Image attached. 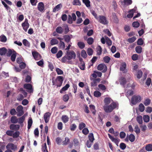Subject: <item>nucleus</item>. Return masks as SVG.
<instances>
[{
	"mask_svg": "<svg viewBox=\"0 0 152 152\" xmlns=\"http://www.w3.org/2000/svg\"><path fill=\"white\" fill-rule=\"evenodd\" d=\"M97 20L100 23L104 25H106L108 23V22L106 17L103 15H99Z\"/></svg>",
	"mask_w": 152,
	"mask_h": 152,
	"instance_id": "3",
	"label": "nucleus"
},
{
	"mask_svg": "<svg viewBox=\"0 0 152 152\" xmlns=\"http://www.w3.org/2000/svg\"><path fill=\"white\" fill-rule=\"evenodd\" d=\"M66 54L68 56V58L71 60L72 59H75V58L76 54L73 51H67Z\"/></svg>",
	"mask_w": 152,
	"mask_h": 152,
	"instance_id": "8",
	"label": "nucleus"
},
{
	"mask_svg": "<svg viewBox=\"0 0 152 152\" xmlns=\"http://www.w3.org/2000/svg\"><path fill=\"white\" fill-rule=\"evenodd\" d=\"M132 0H124V2L125 4L129 5L131 4L132 3Z\"/></svg>",
	"mask_w": 152,
	"mask_h": 152,
	"instance_id": "59",
	"label": "nucleus"
},
{
	"mask_svg": "<svg viewBox=\"0 0 152 152\" xmlns=\"http://www.w3.org/2000/svg\"><path fill=\"white\" fill-rule=\"evenodd\" d=\"M16 53H13L11 56V59L12 61H15L16 56Z\"/></svg>",
	"mask_w": 152,
	"mask_h": 152,
	"instance_id": "62",
	"label": "nucleus"
},
{
	"mask_svg": "<svg viewBox=\"0 0 152 152\" xmlns=\"http://www.w3.org/2000/svg\"><path fill=\"white\" fill-rule=\"evenodd\" d=\"M77 128V126L75 124H72L70 126V129L71 131H75Z\"/></svg>",
	"mask_w": 152,
	"mask_h": 152,
	"instance_id": "64",
	"label": "nucleus"
},
{
	"mask_svg": "<svg viewBox=\"0 0 152 152\" xmlns=\"http://www.w3.org/2000/svg\"><path fill=\"white\" fill-rule=\"evenodd\" d=\"M98 70L102 71L103 73L105 72L107 70V68L106 66L104 64H100L98 65L97 67Z\"/></svg>",
	"mask_w": 152,
	"mask_h": 152,
	"instance_id": "5",
	"label": "nucleus"
},
{
	"mask_svg": "<svg viewBox=\"0 0 152 152\" xmlns=\"http://www.w3.org/2000/svg\"><path fill=\"white\" fill-rule=\"evenodd\" d=\"M100 80V79L99 78L95 79H92V81L91 83V86L94 87L97 85V83H99Z\"/></svg>",
	"mask_w": 152,
	"mask_h": 152,
	"instance_id": "14",
	"label": "nucleus"
},
{
	"mask_svg": "<svg viewBox=\"0 0 152 152\" xmlns=\"http://www.w3.org/2000/svg\"><path fill=\"white\" fill-rule=\"evenodd\" d=\"M134 131L137 134H139L140 133V129L138 125H136L134 127Z\"/></svg>",
	"mask_w": 152,
	"mask_h": 152,
	"instance_id": "56",
	"label": "nucleus"
},
{
	"mask_svg": "<svg viewBox=\"0 0 152 152\" xmlns=\"http://www.w3.org/2000/svg\"><path fill=\"white\" fill-rule=\"evenodd\" d=\"M70 86L69 84H67L66 85L63 87L62 89L60 90V92L62 94L63 93V91H65Z\"/></svg>",
	"mask_w": 152,
	"mask_h": 152,
	"instance_id": "30",
	"label": "nucleus"
},
{
	"mask_svg": "<svg viewBox=\"0 0 152 152\" xmlns=\"http://www.w3.org/2000/svg\"><path fill=\"white\" fill-rule=\"evenodd\" d=\"M22 42L23 44L25 46L28 47H30V43L26 39H23V40Z\"/></svg>",
	"mask_w": 152,
	"mask_h": 152,
	"instance_id": "27",
	"label": "nucleus"
},
{
	"mask_svg": "<svg viewBox=\"0 0 152 152\" xmlns=\"http://www.w3.org/2000/svg\"><path fill=\"white\" fill-rule=\"evenodd\" d=\"M111 101H113L111 98L110 97L105 98L104 100V105L109 104L111 103Z\"/></svg>",
	"mask_w": 152,
	"mask_h": 152,
	"instance_id": "18",
	"label": "nucleus"
},
{
	"mask_svg": "<svg viewBox=\"0 0 152 152\" xmlns=\"http://www.w3.org/2000/svg\"><path fill=\"white\" fill-rule=\"evenodd\" d=\"M117 106V104L116 103L113 102L110 105H104L103 108L105 112L110 113L116 108Z\"/></svg>",
	"mask_w": 152,
	"mask_h": 152,
	"instance_id": "1",
	"label": "nucleus"
},
{
	"mask_svg": "<svg viewBox=\"0 0 152 152\" xmlns=\"http://www.w3.org/2000/svg\"><path fill=\"white\" fill-rule=\"evenodd\" d=\"M42 150L43 152H48L47 150L46 144L44 143L42 145Z\"/></svg>",
	"mask_w": 152,
	"mask_h": 152,
	"instance_id": "43",
	"label": "nucleus"
},
{
	"mask_svg": "<svg viewBox=\"0 0 152 152\" xmlns=\"http://www.w3.org/2000/svg\"><path fill=\"white\" fill-rule=\"evenodd\" d=\"M25 119V116L23 115L18 118V122L20 124H22Z\"/></svg>",
	"mask_w": 152,
	"mask_h": 152,
	"instance_id": "35",
	"label": "nucleus"
},
{
	"mask_svg": "<svg viewBox=\"0 0 152 152\" xmlns=\"http://www.w3.org/2000/svg\"><path fill=\"white\" fill-rule=\"evenodd\" d=\"M129 138L130 142H133L135 140V137L133 134H131L129 136Z\"/></svg>",
	"mask_w": 152,
	"mask_h": 152,
	"instance_id": "42",
	"label": "nucleus"
},
{
	"mask_svg": "<svg viewBox=\"0 0 152 152\" xmlns=\"http://www.w3.org/2000/svg\"><path fill=\"white\" fill-rule=\"evenodd\" d=\"M7 38L4 35H1L0 37V41L2 42H5L7 41Z\"/></svg>",
	"mask_w": 152,
	"mask_h": 152,
	"instance_id": "54",
	"label": "nucleus"
},
{
	"mask_svg": "<svg viewBox=\"0 0 152 152\" xmlns=\"http://www.w3.org/2000/svg\"><path fill=\"white\" fill-rule=\"evenodd\" d=\"M151 102V100L150 99H147L143 103L145 106H147L148 105L150 104Z\"/></svg>",
	"mask_w": 152,
	"mask_h": 152,
	"instance_id": "57",
	"label": "nucleus"
},
{
	"mask_svg": "<svg viewBox=\"0 0 152 152\" xmlns=\"http://www.w3.org/2000/svg\"><path fill=\"white\" fill-rule=\"evenodd\" d=\"M126 67V64L125 63H123L121 65L120 70L123 72H126L125 71Z\"/></svg>",
	"mask_w": 152,
	"mask_h": 152,
	"instance_id": "21",
	"label": "nucleus"
},
{
	"mask_svg": "<svg viewBox=\"0 0 152 152\" xmlns=\"http://www.w3.org/2000/svg\"><path fill=\"white\" fill-rule=\"evenodd\" d=\"M20 127V126L19 125H16L14 124H11L10 126V129L12 131H17L18 130Z\"/></svg>",
	"mask_w": 152,
	"mask_h": 152,
	"instance_id": "12",
	"label": "nucleus"
},
{
	"mask_svg": "<svg viewBox=\"0 0 152 152\" xmlns=\"http://www.w3.org/2000/svg\"><path fill=\"white\" fill-rule=\"evenodd\" d=\"M90 110L92 113L95 115L96 113V110H95V107L94 105L91 104L89 105Z\"/></svg>",
	"mask_w": 152,
	"mask_h": 152,
	"instance_id": "33",
	"label": "nucleus"
},
{
	"mask_svg": "<svg viewBox=\"0 0 152 152\" xmlns=\"http://www.w3.org/2000/svg\"><path fill=\"white\" fill-rule=\"evenodd\" d=\"M24 89L28 90L27 91L30 93H32L33 92V88L31 84L29 83H25L23 85Z\"/></svg>",
	"mask_w": 152,
	"mask_h": 152,
	"instance_id": "4",
	"label": "nucleus"
},
{
	"mask_svg": "<svg viewBox=\"0 0 152 152\" xmlns=\"http://www.w3.org/2000/svg\"><path fill=\"white\" fill-rule=\"evenodd\" d=\"M37 8L39 11L42 12L44 8V5L43 3L42 2L39 3L38 5Z\"/></svg>",
	"mask_w": 152,
	"mask_h": 152,
	"instance_id": "17",
	"label": "nucleus"
},
{
	"mask_svg": "<svg viewBox=\"0 0 152 152\" xmlns=\"http://www.w3.org/2000/svg\"><path fill=\"white\" fill-rule=\"evenodd\" d=\"M94 42V39L91 37L88 38L87 40V42L89 45H92Z\"/></svg>",
	"mask_w": 152,
	"mask_h": 152,
	"instance_id": "48",
	"label": "nucleus"
},
{
	"mask_svg": "<svg viewBox=\"0 0 152 152\" xmlns=\"http://www.w3.org/2000/svg\"><path fill=\"white\" fill-rule=\"evenodd\" d=\"M23 107L21 105L18 106L16 108V110L18 114L17 115L18 116H21L24 114V111L23 110Z\"/></svg>",
	"mask_w": 152,
	"mask_h": 152,
	"instance_id": "7",
	"label": "nucleus"
},
{
	"mask_svg": "<svg viewBox=\"0 0 152 152\" xmlns=\"http://www.w3.org/2000/svg\"><path fill=\"white\" fill-rule=\"evenodd\" d=\"M11 121L13 124H16L18 122V119L15 116H12L11 118Z\"/></svg>",
	"mask_w": 152,
	"mask_h": 152,
	"instance_id": "26",
	"label": "nucleus"
},
{
	"mask_svg": "<svg viewBox=\"0 0 152 152\" xmlns=\"http://www.w3.org/2000/svg\"><path fill=\"white\" fill-rule=\"evenodd\" d=\"M142 75V72L141 70H138L136 74L137 77L138 79H140Z\"/></svg>",
	"mask_w": 152,
	"mask_h": 152,
	"instance_id": "38",
	"label": "nucleus"
},
{
	"mask_svg": "<svg viewBox=\"0 0 152 152\" xmlns=\"http://www.w3.org/2000/svg\"><path fill=\"white\" fill-rule=\"evenodd\" d=\"M20 133L19 131H18L16 132L13 134L12 137L14 138H16L18 137L19 136Z\"/></svg>",
	"mask_w": 152,
	"mask_h": 152,
	"instance_id": "52",
	"label": "nucleus"
},
{
	"mask_svg": "<svg viewBox=\"0 0 152 152\" xmlns=\"http://www.w3.org/2000/svg\"><path fill=\"white\" fill-rule=\"evenodd\" d=\"M56 32L60 34H61L62 33L63 31V29L60 26H58L56 29Z\"/></svg>",
	"mask_w": 152,
	"mask_h": 152,
	"instance_id": "31",
	"label": "nucleus"
},
{
	"mask_svg": "<svg viewBox=\"0 0 152 152\" xmlns=\"http://www.w3.org/2000/svg\"><path fill=\"white\" fill-rule=\"evenodd\" d=\"M64 37L65 41L67 43H69L70 42V40L72 37V35H65L64 36Z\"/></svg>",
	"mask_w": 152,
	"mask_h": 152,
	"instance_id": "15",
	"label": "nucleus"
},
{
	"mask_svg": "<svg viewBox=\"0 0 152 152\" xmlns=\"http://www.w3.org/2000/svg\"><path fill=\"white\" fill-rule=\"evenodd\" d=\"M81 56L84 58H86L87 55L86 51L84 50H82L81 51Z\"/></svg>",
	"mask_w": 152,
	"mask_h": 152,
	"instance_id": "60",
	"label": "nucleus"
},
{
	"mask_svg": "<svg viewBox=\"0 0 152 152\" xmlns=\"http://www.w3.org/2000/svg\"><path fill=\"white\" fill-rule=\"evenodd\" d=\"M82 2L87 7H90L91 2L89 0H82Z\"/></svg>",
	"mask_w": 152,
	"mask_h": 152,
	"instance_id": "23",
	"label": "nucleus"
},
{
	"mask_svg": "<svg viewBox=\"0 0 152 152\" xmlns=\"http://www.w3.org/2000/svg\"><path fill=\"white\" fill-rule=\"evenodd\" d=\"M103 60L105 63H108L110 60V58L108 56H106L103 58Z\"/></svg>",
	"mask_w": 152,
	"mask_h": 152,
	"instance_id": "50",
	"label": "nucleus"
},
{
	"mask_svg": "<svg viewBox=\"0 0 152 152\" xmlns=\"http://www.w3.org/2000/svg\"><path fill=\"white\" fill-rule=\"evenodd\" d=\"M72 3L74 5H81V3L80 0H73Z\"/></svg>",
	"mask_w": 152,
	"mask_h": 152,
	"instance_id": "39",
	"label": "nucleus"
},
{
	"mask_svg": "<svg viewBox=\"0 0 152 152\" xmlns=\"http://www.w3.org/2000/svg\"><path fill=\"white\" fill-rule=\"evenodd\" d=\"M7 149H10L12 150L15 151L17 149V147L12 143H8L6 147Z\"/></svg>",
	"mask_w": 152,
	"mask_h": 152,
	"instance_id": "11",
	"label": "nucleus"
},
{
	"mask_svg": "<svg viewBox=\"0 0 152 152\" xmlns=\"http://www.w3.org/2000/svg\"><path fill=\"white\" fill-rule=\"evenodd\" d=\"M64 80V78L61 76H57L56 79L57 87H60L61 86Z\"/></svg>",
	"mask_w": 152,
	"mask_h": 152,
	"instance_id": "6",
	"label": "nucleus"
},
{
	"mask_svg": "<svg viewBox=\"0 0 152 152\" xmlns=\"http://www.w3.org/2000/svg\"><path fill=\"white\" fill-rule=\"evenodd\" d=\"M97 55H100L102 54V49L100 45H99L96 48Z\"/></svg>",
	"mask_w": 152,
	"mask_h": 152,
	"instance_id": "29",
	"label": "nucleus"
},
{
	"mask_svg": "<svg viewBox=\"0 0 152 152\" xmlns=\"http://www.w3.org/2000/svg\"><path fill=\"white\" fill-rule=\"evenodd\" d=\"M16 52L13 49H9L8 50H7V55L8 57L10 56L13 53H15Z\"/></svg>",
	"mask_w": 152,
	"mask_h": 152,
	"instance_id": "22",
	"label": "nucleus"
},
{
	"mask_svg": "<svg viewBox=\"0 0 152 152\" xmlns=\"http://www.w3.org/2000/svg\"><path fill=\"white\" fill-rule=\"evenodd\" d=\"M69 99V97L68 94H66L63 96V100L65 102H67Z\"/></svg>",
	"mask_w": 152,
	"mask_h": 152,
	"instance_id": "45",
	"label": "nucleus"
},
{
	"mask_svg": "<svg viewBox=\"0 0 152 152\" xmlns=\"http://www.w3.org/2000/svg\"><path fill=\"white\" fill-rule=\"evenodd\" d=\"M135 10L134 9H132L129 11L130 13L128 14L127 15V17L129 18H132L133 16V13L135 12Z\"/></svg>",
	"mask_w": 152,
	"mask_h": 152,
	"instance_id": "34",
	"label": "nucleus"
},
{
	"mask_svg": "<svg viewBox=\"0 0 152 152\" xmlns=\"http://www.w3.org/2000/svg\"><path fill=\"white\" fill-rule=\"evenodd\" d=\"M62 6V5L61 4L57 5L53 9V12H55L56 11H58L60 9Z\"/></svg>",
	"mask_w": 152,
	"mask_h": 152,
	"instance_id": "25",
	"label": "nucleus"
},
{
	"mask_svg": "<svg viewBox=\"0 0 152 152\" xmlns=\"http://www.w3.org/2000/svg\"><path fill=\"white\" fill-rule=\"evenodd\" d=\"M77 45L78 47L81 49H83L85 47V44L82 42H78Z\"/></svg>",
	"mask_w": 152,
	"mask_h": 152,
	"instance_id": "32",
	"label": "nucleus"
},
{
	"mask_svg": "<svg viewBox=\"0 0 152 152\" xmlns=\"http://www.w3.org/2000/svg\"><path fill=\"white\" fill-rule=\"evenodd\" d=\"M106 44L109 46H111L112 44V42L111 40L108 37H105Z\"/></svg>",
	"mask_w": 152,
	"mask_h": 152,
	"instance_id": "49",
	"label": "nucleus"
},
{
	"mask_svg": "<svg viewBox=\"0 0 152 152\" xmlns=\"http://www.w3.org/2000/svg\"><path fill=\"white\" fill-rule=\"evenodd\" d=\"M137 121L140 124H142V117L141 115H139L137 117Z\"/></svg>",
	"mask_w": 152,
	"mask_h": 152,
	"instance_id": "44",
	"label": "nucleus"
},
{
	"mask_svg": "<svg viewBox=\"0 0 152 152\" xmlns=\"http://www.w3.org/2000/svg\"><path fill=\"white\" fill-rule=\"evenodd\" d=\"M32 55L36 60H38L40 59L41 58L40 55L36 51H34L32 52Z\"/></svg>",
	"mask_w": 152,
	"mask_h": 152,
	"instance_id": "10",
	"label": "nucleus"
},
{
	"mask_svg": "<svg viewBox=\"0 0 152 152\" xmlns=\"http://www.w3.org/2000/svg\"><path fill=\"white\" fill-rule=\"evenodd\" d=\"M141 100V97L139 95L133 96L131 98V103L133 104H135Z\"/></svg>",
	"mask_w": 152,
	"mask_h": 152,
	"instance_id": "2",
	"label": "nucleus"
},
{
	"mask_svg": "<svg viewBox=\"0 0 152 152\" xmlns=\"http://www.w3.org/2000/svg\"><path fill=\"white\" fill-rule=\"evenodd\" d=\"M51 51L52 53L55 54L58 51V48L56 47H53L51 49Z\"/></svg>",
	"mask_w": 152,
	"mask_h": 152,
	"instance_id": "63",
	"label": "nucleus"
},
{
	"mask_svg": "<svg viewBox=\"0 0 152 152\" xmlns=\"http://www.w3.org/2000/svg\"><path fill=\"white\" fill-rule=\"evenodd\" d=\"M70 60V59L68 58V56L66 54V55L62 58L61 61L62 63H66L68 62V61Z\"/></svg>",
	"mask_w": 152,
	"mask_h": 152,
	"instance_id": "24",
	"label": "nucleus"
},
{
	"mask_svg": "<svg viewBox=\"0 0 152 152\" xmlns=\"http://www.w3.org/2000/svg\"><path fill=\"white\" fill-rule=\"evenodd\" d=\"M94 95L96 97H98L101 95V93L98 91H95L94 92Z\"/></svg>",
	"mask_w": 152,
	"mask_h": 152,
	"instance_id": "58",
	"label": "nucleus"
},
{
	"mask_svg": "<svg viewBox=\"0 0 152 152\" xmlns=\"http://www.w3.org/2000/svg\"><path fill=\"white\" fill-rule=\"evenodd\" d=\"M93 52V49L91 48H89L87 50V53L88 55L89 56H91L92 55Z\"/></svg>",
	"mask_w": 152,
	"mask_h": 152,
	"instance_id": "61",
	"label": "nucleus"
},
{
	"mask_svg": "<svg viewBox=\"0 0 152 152\" xmlns=\"http://www.w3.org/2000/svg\"><path fill=\"white\" fill-rule=\"evenodd\" d=\"M88 137L90 142H92L94 140L93 134L92 133H90L89 134Z\"/></svg>",
	"mask_w": 152,
	"mask_h": 152,
	"instance_id": "46",
	"label": "nucleus"
},
{
	"mask_svg": "<svg viewBox=\"0 0 152 152\" xmlns=\"http://www.w3.org/2000/svg\"><path fill=\"white\" fill-rule=\"evenodd\" d=\"M86 126V125L84 123L81 122L79 124V129L80 130H81L85 128Z\"/></svg>",
	"mask_w": 152,
	"mask_h": 152,
	"instance_id": "51",
	"label": "nucleus"
},
{
	"mask_svg": "<svg viewBox=\"0 0 152 152\" xmlns=\"http://www.w3.org/2000/svg\"><path fill=\"white\" fill-rule=\"evenodd\" d=\"M119 82L121 85H123L124 86L126 84V78L123 77H121L120 80Z\"/></svg>",
	"mask_w": 152,
	"mask_h": 152,
	"instance_id": "20",
	"label": "nucleus"
},
{
	"mask_svg": "<svg viewBox=\"0 0 152 152\" xmlns=\"http://www.w3.org/2000/svg\"><path fill=\"white\" fill-rule=\"evenodd\" d=\"M142 48L140 46H138L135 48V50L136 52L138 53H140L142 51Z\"/></svg>",
	"mask_w": 152,
	"mask_h": 152,
	"instance_id": "41",
	"label": "nucleus"
},
{
	"mask_svg": "<svg viewBox=\"0 0 152 152\" xmlns=\"http://www.w3.org/2000/svg\"><path fill=\"white\" fill-rule=\"evenodd\" d=\"M79 67L81 69L84 70L85 68V63H80L79 64Z\"/></svg>",
	"mask_w": 152,
	"mask_h": 152,
	"instance_id": "53",
	"label": "nucleus"
},
{
	"mask_svg": "<svg viewBox=\"0 0 152 152\" xmlns=\"http://www.w3.org/2000/svg\"><path fill=\"white\" fill-rule=\"evenodd\" d=\"M33 121L31 118H29L28 121V129H30L31 126L32 124Z\"/></svg>",
	"mask_w": 152,
	"mask_h": 152,
	"instance_id": "36",
	"label": "nucleus"
},
{
	"mask_svg": "<svg viewBox=\"0 0 152 152\" xmlns=\"http://www.w3.org/2000/svg\"><path fill=\"white\" fill-rule=\"evenodd\" d=\"M51 115V114L49 112L46 113L45 114L44 116V118L46 123L48 122Z\"/></svg>",
	"mask_w": 152,
	"mask_h": 152,
	"instance_id": "13",
	"label": "nucleus"
},
{
	"mask_svg": "<svg viewBox=\"0 0 152 152\" xmlns=\"http://www.w3.org/2000/svg\"><path fill=\"white\" fill-rule=\"evenodd\" d=\"M108 136L109 138L110 139L112 140V141L114 142L117 145L118 142L120 141L119 139H116L114 137H113V136H111L110 134H108Z\"/></svg>",
	"mask_w": 152,
	"mask_h": 152,
	"instance_id": "16",
	"label": "nucleus"
},
{
	"mask_svg": "<svg viewBox=\"0 0 152 152\" xmlns=\"http://www.w3.org/2000/svg\"><path fill=\"white\" fill-rule=\"evenodd\" d=\"M21 25L24 31L25 32L27 31L29 26L28 23V20L26 18L25 19L24 22L22 23Z\"/></svg>",
	"mask_w": 152,
	"mask_h": 152,
	"instance_id": "9",
	"label": "nucleus"
},
{
	"mask_svg": "<svg viewBox=\"0 0 152 152\" xmlns=\"http://www.w3.org/2000/svg\"><path fill=\"white\" fill-rule=\"evenodd\" d=\"M61 119L64 123H66L69 121V118L66 115H64L62 116Z\"/></svg>",
	"mask_w": 152,
	"mask_h": 152,
	"instance_id": "37",
	"label": "nucleus"
},
{
	"mask_svg": "<svg viewBox=\"0 0 152 152\" xmlns=\"http://www.w3.org/2000/svg\"><path fill=\"white\" fill-rule=\"evenodd\" d=\"M64 33L65 34H67L68 33V32L69 31V30L68 26V25L67 24H66L64 26Z\"/></svg>",
	"mask_w": 152,
	"mask_h": 152,
	"instance_id": "47",
	"label": "nucleus"
},
{
	"mask_svg": "<svg viewBox=\"0 0 152 152\" xmlns=\"http://www.w3.org/2000/svg\"><path fill=\"white\" fill-rule=\"evenodd\" d=\"M145 150L148 151H152V144H150L147 145L145 146Z\"/></svg>",
	"mask_w": 152,
	"mask_h": 152,
	"instance_id": "28",
	"label": "nucleus"
},
{
	"mask_svg": "<svg viewBox=\"0 0 152 152\" xmlns=\"http://www.w3.org/2000/svg\"><path fill=\"white\" fill-rule=\"evenodd\" d=\"M7 52V50L4 47L0 48V55L1 56L5 55Z\"/></svg>",
	"mask_w": 152,
	"mask_h": 152,
	"instance_id": "19",
	"label": "nucleus"
},
{
	"mask_svg": "<svg viewBox=\"0 0 152 152\" xmlns=\"http://www.w3.org/2000/svg\"><path fill=\"white\" fill-rule=\"evenodd\" d=\"M143 119L145 122H148L149 121L150 117L148 115H145L143 116Z\"/></svg>",
	"mask_w": 152,
	"mask_h": 152,
	"instance_id": "55",
	"label": "nucleus"
},
{
	"mask_svg": "<svg viewBox=\"0 0 152 152\" xmlns=\"http://www.w3.org/2000/svg\"><path fill=\"white\" fill-rule=\"evenodd\" d=\"M58 41L56 39L53 38L50 41V44L51 45L57 44L58 43Z\"/></svg>",
	"mask_w": 152,
	"mask_h": 152,
	"instance_id": "40",
	"label": "nucleus"
}]
</instances>
